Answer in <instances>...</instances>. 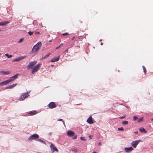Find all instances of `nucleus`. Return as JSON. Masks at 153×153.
<instances>
[{"label":"nucleus","mask_w":153,"mask_h":153,"mask_svg":"<svg viewBox=\"0 0 153 153\" xmlns=\"http://www.w3.org/2000/svg\"><path fill=\"white\" fill-rule=\"evenodd\" d=\"M42 45L41 42H38L34 45L31 50L32 53L36 54L37 52L40 49Z\"/></svg>","instance_id":"1"},{"label":"nucleus","mask_w":153,"mask_h":153,"mask_svg":"<svg viewBox=\"0 0 153 153\" xmlns=\"http://www.w3.org/2000/svg\"><path fill=\"white\" fill-rule=\"evenodd\" d=\"M41 64L39 63L34 67L32 68L31 73L32 74H34L35 72H36L40 68L41 65Z\"/></svg>","instance_id":"2"},{"label":"nucleus","mask_w":153,"mask_h":153,"mask_svg":"<svg viewBox=\"0 0 153 153\" xmlns=\"http://www.w3.org/2000/svg\"><path fill=\"white\" fill-rule=\"evenodd\" d=\"M39 137V136L38 134H34L29 137L28 140L29 141H31L33 140L38 139Z\"/></svg>","instance_id":"3"},{"label":"nucleus","mask_w":153,"mask_h":153,"mask_svg":"<svg viewBox=\"0 0 153 153\" xmlns=\"http://www.w3.org/2000/svg\"><path fill=\"white\" fill-rule=\"evenodd\" d=\"M37 61H33L30 62L29 63V64L27 66V68L28 69H32L33 67L36 64Z\"/></svg>","instance_id":"4"},{"label":"nucleus","mask_w":153,"mask_h":153,"mask_svg":"<svg viewBox=\"0 0 153 153\" xmlns=\"http://www.w3.org/2000/svg\"><path fill=\"white\" fill-rule=\"evenodd\" d=\"M29 95L27 93H24V94L22 95L19 98V100L20 101H22L28 97Z\"/></svg>","instance_id":"5"},{"label":"nucleus","mask_w":153,"mask_h":153,"mask_svg":"<svg viewBox=\"0 0 153 153\" xmlns=\"http://www.w3.org/2000/svg\"><path fill=\"white\" fill-rule=\"evenodd\" d=\"M50 147L52 152H54L55 151H56L57 152H59L58 150L56 147H55L54 145L53 144L51 143Z\"/></svg>","instance_id":"6"},{"label":"nucleus","mask_w":153,"mask_h":153,"mask_svg":"<svg viewBox=\"0 0 153 153\" xmlns=\"http://www.w3.org/2000/svg\"><path fill=\"white\" fill-rule=\"evenodd\" d=\"M140 141V140L134 141H132L131 143V146L134 148H135L137 146L139 143V142Z\"/></svg>","instance_id":"7"},{"label":"nucleus","mask_w":153,"mask_h":153,"mask_svg":"<svg viewBox=\"0 0 153 153\" xmlns=\"http://www.w3.org/2000/svg\"><path fill=\"white\" fill-rule=\"evenodd\" d=\"M48 107L52 109L56 107V105L54 102H51L48 104Z\"/></svg>","instance_id":"8"},{"label":"nucleus","mask_w":153,"mask_h":153,"mask_svg":"<svg viewBox=\"0 0 153 153\" xmlns=\"http://www.w3.org/2000/svg\"><path fill=\"white\" fill-rule=\"evenodd\" d=\"M67 134L68 136L69 137H71L73 136H75L74 132L72 131H68L67 132Z\"/></svg>","instance_id":"9"},{"label":"nucleus","mask_w":153,"mask_h":153,"mask_svg":"<svg viewBox=\"0 0 153 153\" xmlns=\"http://www.w3.org/2000/svg\"><path fill=\"white\" fill-rule=\"evenodd\" d=\"M26 57V56H21V57H20L19 58H16V59L13 60L12 61V62H16H16L19 61L20 60L25 58Z\"/></svg>","instance_id":"10"},{"label":"nucleus","mask_w":153,"mask_h":153,"mask_svg":"<svg viewBox=\"0 0 153 153\" xmlns=\"http://www.w3.org/2000/svg\"><path fill=\"white\" fill-rule=\"evenodd\" d=\"M0 73L4 74L7 75L10 74V72L9 71H0Z\"/></svg>","instance_id":"11"},{"label":"nucleus","mask_w":153,"mask_h":153,"mask_svg":"<svg viewBox=\"0 0 153 153\" xmlns=\"http://www.w3.org/2000/svg\"><path fill=\"white\" fill-rule=\"evenodd\" d=\"M133 150V148L131 147L125 148V151L127 152H131Z\"/></svg>","instance_id":"12"},{"label":"nucleus","mask_w":153,"mask_h":153,"mask_svg":"<svg viewBox=\"0 0 153 153\" xmlns=\"http://www.w3.org/2000/svg\"><path fill=\"white\" fill-rule=\"evenodd\" d=\"M87 122L89 124H92L94 123L92 117H90L87 120Z\"/></svg>","instance_id":"13"},{"label":"nucleus","mask_w":153,"mask_h":153,"mask_svg":"<svg viewBox=\"0 0 153 153\" xmlns=\"http://www.w3.org/2000/svg\"><path fill=\"white\" fill-rule=\"evenodd\" d=\"M9 83L7 80L4 81L0 83V87L4 85H7Z\"/></svg>","instance_id":"14"},{"label":"nucleus","mask_w":153,"mask_h":153,"mask_svg":"<svg viewBox=\"0 0 153 153\" xmlns=\"http://www.w3.org/2000/svg\"><path fill=\"white\" fill-rule=\"evenodd\" d=\"M17 85L16 83L13 84L11 85H10L8 86H7L5 88V89H12L14 87Z\"/></svg>","instance_id":"15"},{"label":"nucleus","mask_w":153,"mask_h":153,"mask_svg":"<svg viewBox=\"0 0 153 153\" xmlns=\"http://www.w3.org/2000/svg\"><path fill=\"white\" fill-rule=\"evenodd\" d=\"M59 57H53V58L51 60V62H57L58 61H59Z\"/></svg>","instance_id":"16"},{"label":"nucleus","mask_w":153,"mask_h":153,"mask_svg":"<svg viewBox=\"0 0 153 153\" xmlns=\"http://www.w3.org/2000/svg\"><path fill=\"white\" fill-rule=\"evenodd\" d=\"M9 22L7 21H4L0 22V26L5 25L9 23Z\"/></svg>","instance_id":"17"},{"label":"nucleus","mask_w":153,"mask_h":153,"mask_svg":"<svg viewBox=\"0 0 153 153\" xmlns=\"http://www.w3.org/2000/svg\"><path fill=\"white\" fill-rule=\"evenodd\" d=\"M139 130L141 132H144L145 133H147L146 131L143 127H141L140 128Z\"/></svg>","instance_id":"18"},{"label":"nucleus","mask_w":153,"mask_h":153,"mask_svg":"<svg viewBox=\"0 0 153 153\" xmlns=\"http://www.w3.org/2000/svg\"><path fill=\"white\" fill-rule=\"evenodd\" d=\"M37 113L36 111L35 110L29 112V114L31 115H34L36 114Z\"/></svg>","instance_id":"19"},{"label":"nucleus","mask_w":153,"mask_h":153,"mask_svg":"<svg viewBox=\"0 0 153 153\" xmlns=\"http://www.w3.org/2000/svg\"><path fill=\"white\" fill-rule=\"evenodd\" d=\"M50 54H51V53H48L45 56H42V58H41V59L42 60V59H44L47 58V57H48L50 55Z\"/></svg>","instance_id":"20"},{"label":"nucleus","mask_w":153,"mask_h":153,"mask_svg":"<svg viewBox=\"0 0 153 153\" xmlns=\"http://www.w3.org/2000/svg\"><path fill=\"white\" fill-rule=\"evenodd\" d=\"M13 77V76H12V77H11L9 79L7 80L9 83H10V82L12 81H13L14 80H15L14 78Z\"/></svg>","instance_id":"21"},{"label":"nucleus","mask_w":153,"mask_h":153,"mask_svg":"<svg viewBox=\"0 0 153 153\" xmlns=\"http://www.w3.org/2000/svg\"><path fill=\"white\" fill-rule=\"evenodd\" d=\"M143 117H141V118L139 119L138 120V123L142 121H143Z\"/></svg>","instance_id":"22"},{"label":"nucleus","mask_w":153,"mask_h":153,"mask_svg":"<svg viewBox=\"0 0 153 153\" xmlns=\"http://www.w3.org/2000/svg\"><path fill=\"white\" fill-rule=\"evenodd\" d=\"M5 55L8 58H10L12 57V55H9L8 54L6 53L5 54Z\"/></svg>","instance_id":"23"},{"label":"nucleus","mask_w":153,"mask_h":153,"mask_svg":"<svg viewBox=\"0 0 153 153\" xmlns=\"http://www.w3.org/2000/svg\"><path fill=\"white\" fill-rule=\"evenodd\" d=\"M142 68H143V70L144 72V73L145 74L146 73V69L145 67L144 66H143Z\"/></svg>","instance_id":"24"},{"label":"nucleus","mask_w":153,"mask_h":153,"mask_svg":"<svg viewBox=\"0 0 153 153\" xmlns=\"http://www.w3.org/2000/svg\"><path fill=\"white\" fill-rule=\"evenodd\" d=\"M37 140L40 142H41L43 143H44V144H45V143L44 141H43L41 139H38Z\"/></svg>","instance_id":"25"},{"label":"nucleus","mask_w":153,"mask_h":153,"mask_svg":"<svg viewBox=\"0 0 153 153\" xmlns=\"http://www.w3.org/2000/svg\"><path fill=\"white\" fill-rule=\"evenodd\" d=\"M92 14L93 15H95L97 13V12L96 11L93 10L91 12Z\"/></svg>","instance_id":"26"},{"label":"nucleus","mask_w":153,"mask_h":153,"mask_svg":"<svg viewBox=\"0 0 153 153\" xmlns=\"http://www.w3.org/2000/svg\"><path fill=\"white\" fill-rule=\"evenodd\" d=\"M19 75V74H16L14 76H13V78H14V79H15L18 77V76Z\"/></svg>","instance_id":"27"},{"label":"nucleus","mask_w":153,"mask_h":153,"mask_svg":"<svg viewBox=\"0 0 153 153\" xmlns=\"http://www.w3.org/2000/svg\"><path fill=\"white\" fill-rule=\"evenodd\" d=\"M123 124H128V122L127 121H124L122 122Z\"/></svg>","instance_id":"28"},{"label":"nucleus","mask_w":153,"mask_h":153,"mask_svg":"<svg viewBox=\"0 0 153 153\" xmlns=\"http://www.w3.org/2000/svg\"><path fill=\"white\" fill-rule=\"evenodd\" d=\"M24 40V39L23 38H22L20 39L19 41L18 42V43L22 42Z\"/></svg>","instance_id":"29"},{"label":"nucleus","mask_w":153,"mask_h":153,"mask_svg":"<svg viewBox=\"0 0 153 153\" xmlns=\"http://www.w3.org/2000/svg\"><path fill=\"white\" fill-rule=\"evenodd\" d=\"M33 32L29 31L28 32V34L30 35L31 36L33 34Z\"/></svg>","instance_id":"30"},{"label":"nucleus","mask_w":153,"mask_h":153,"mask_svg":"<svg viewBox=\"0 0 153 153\" xmlns=\"http://www.w3.org/2000/svg\"><path fill=\"white\" fill-rule=\"evenodd\" d=\"M138 119V118L136 116H134L133 117V120H135Z\"/></svg>","instance_id":"31"},{"label":"nucleus","mask_w":153,"mask_h":153,"mask_svg":"<svg viewBox=\"0 0 153 153\" xmlns=\"http://www.w3.org/2000/svg\"><path fill=\"white\" fill-rule=\"evenodd\" d=\"M118 129L119 131H123L124 130V129L123 127L118 128Z\"/></svg>","instance_id":"32"},{"label":"nucleus","mask_w":153,"mask_h":153,"mask_svg":"<svg viewBox=\"0 0 153 153\" xmlns=\"http://www.w3.org/2000/svg\"><path fill=\"white\" fill-rule=\"evenodd\" d=\"M62 34L63 36H65L68 35V34H69V33H62Z\"/></svg>","instance_id":"33"},{"label":"nucleus","mask_w":153,"mask_h":153,"mask_svg":"<svg viewBox=\"0 0 153 153\" xmlns=\"http://www.w3.org/2000/svg\"><path fill=\"white\" fill-rule=\"evenodd\" d=\"M80 139L81 140H83V141H85V138L84 137H80Z\"/></svg>","instance_id":"34"},{"label":"nucleus","mask_w":153,"mask_h":153,"mask_svg":"<svg viewBox=\"0 0 153 153\" xmlns=\"http://www.w3.org/2000/svg\"><path fill=\"white\" fill-rule=\"evenodd\" d=\"M63 45V44L62 43H61L58 47H57L56 48V49H58V48H60V47L62 45Z\"/></svg>","instance_id":"35"},{"label":"nucleus","mask_w":153,"mask_h":153,"mask_svg":"<svg viewBox=\"0 0 153 153\" xmlns=\"http://www.w3.org/2000/svg\"><path fill=\"white\" fill-rule=\"evenodd\" d=\"M36 22L37 21L36 20H34L33 21V23L34 25H35L37 23Z\"/></svg>","instance_id":"36"},{"label":"nucleus","mask_w":153,"mask_h":153,"mask_svg":"<svg viewBox=\"0 0 153 153\" xmlns=\"http://www.w3.org/2000/svg\"><path fill=\"white\" fill-rule=\"evenodd\" d=\"M72 151H74V152H77L78 151L77 149H72Z\"/></svg>","instance_id":"37"},{"label":"nucleus","mask_w":153,"mask_h":153,"mask_svg":"<svg viewBox=\"0 0 153 153\" xmlns=\"http://www.w3.org/2000/svg\"><path fill=\"white\" fill-rule=\"evenodd\" d=\"M125 117H126V116H124L119 117V118L120 119H123V118H124Z\"/></svg>","instance_id":"38"},{"label":"nucleus","mask_w":153,"mask_h":153,"mask_svg":"<svg viewBox=\"0 0 153 153\" xmlns=\"http://www.w3.org/2000/svg\"><path fill=\"white\" fill-rule=\"evenodd\" d=\"M34 32H35V34H39L40 33L39 32L35 31Z\"/></svg>","instance_id":"39"},{"label":"nucleus","mask_w":153,"mask_h":153,"mask_svg":"<svg viewBox=\"0 0 153 153\" xmlns=\"http://www.w3.org/2000/svg\"><path fill=\"white\" fill-rule=\"evenodd\" d=\"M76 137H77V136L75 135V136H74V138H73V139H75L76 138Z\"/></svg>","instance_id":"40"},{"label":"nucleus","mask_w":153,"mask_h":153,"mask_svg":"<svg viewBox=\"0 0 153 153\" xmlns=\"http://www.w3.org/2000/svg\"><path fill=\"white\" fill-rule=\"evenodd\" d=\"M58 120L59 121H62V119H59Z\"/></svg>","instance_id":"41"},{"label":"nucleus","mask_w":153,"mask_h":153,"mask_svg":"<svg viewBox=\"0 0 153 153\" xmlns=\"http://www.w3.org/2000/svg\"><path fill=\"white\" fill-rule=\"evenodd\" d=\"M75 36H74V37H73L72 38V39H72V40H74V39H75Z\"/></svg>","instance_id":"42"},{"label":"nucleus","mask_w":153,"mask_h":153,"mask_svg":"<svg viewBox=\"0 0 153 153\" xmlns=\"http://www.w3.org/2000/svg\"><path fill=\"white\" fill-rule=\"evenodd\" d=\"M135 134H137L138 133L137 131H135L134 132Z\"/></svg>","instance_id":"43"},{"label":"nucleus","mask_w":153,"mask_h":153,"mask_svg":"<svg viewBox=\"0 0 153 153\" xmlns=\"http://www.w3.org/2000/svg\"><path fill=\"white\" fill-rule=\"evenodd\" d=\"M101 143H99V145H101Z\"/></svg>","instance_id":"44"},{"label":"nucleus","mask_w":153,"mask_h":153,"mask_svg":"<svg viewBox=\"0 0 153 153\" xmlns=\"http://www.w3.org/2000/svg\"><path fill=\"white\" fill-rule=\"evenodd\" d=\"M89 137L90 138H91V136L90 135V136H89Z\"/></svg>","instance_id":"45"},{"label":"nucleus","mask_w":153,"mask_h":153,"mask_svg":"<svg viewBox=\"0 0 153 153\" xmlns=\"http://www.w3.org/2000/svg\"><path fill=\"white\" fill-rule=\"evenodd\" d=\"M93 153H97L96 152H93Z\"/></svg>","instance_id":"46"},{"label":"nucleus","mask_w":153,"mask_h":153,"mask_svg":"<svg viewBox=\"0 0 153 153\" xmlns=\"http://www.w3.org/2000/svg\"><path fill=\"white\" fill-rule=\"evenodd\" d=\"M101 45H102L103 44H102V42L101 43Z\"/></svg>","instance_id":"47"},{"label":"nucleus","mask_w":153,"mask_h":153,"mask_svg":"<svg viewBox=\"0 0 153 153\" xmlns=\"http://www.w3.org/2000/svg\"><path fill=\"white\" fill-rule=\"evenodd\" d=\"M68 49L66 50V51H67V52H68Z\"/></svg>","instance_id":"48"},{"label":"nucleus","mask_w":153,"mask_h":153,"mask_svg":"<svg viewBox=\"0 0 153 153\" xmlns=\"http://www.w3.org/2000/svg\"><path fill=\"white\" fill-rule=\"evenodd\" d=\"M82 21H81V22H80V23H82Z\"/></svg>","instance_id":"49"},{"label":"nucleus","mask_w":153,"mask_h":153,"mask_svg":"<svg viewBox=\"0 0 153 153\" xmlns=\"http://www.w3.org/2000/svg\"><path fill=\"white\" fill-rule=\"evenodd\" d=\"M151 120H153V118Z\"/></svg>","instance_id":"50"},{"label":"nucleus","mask_w":153,"mask_h":153,"mask_svg":"<svg viewBox=\"0 0 153 153\" xmlns=\"http://www.w3.org/2000/svg\"><path fill=\"white\" fill-rule=\"evenodd\" d=\"M51 66H53V65H51Z\"/></svg>","instance_id":"51"},{"label":"nucleus","mask_w":153,"mask_h":153,"mask_svg":"<svg viewBox=\"0 0 153 153\" xmlns=\"http://www.w3.org/2000/svg\"><path fill=\"white\" fill-rule=\"evenodd\" d=\"M63 123L64 124H65L64 122H63Z\"/></svg>","instance_id":"52"},{"label":"nucleus","mask_w":153,"mask_h":153,"mask_svg":"<svg viewBox=\"0 0 153 153\" xmlns=\"http://www.w3.org/2000/svg\"><path fill=\"white\" fill-rule=\"evenodd\" d=\"M1 53L0 54V55H1Z\"/></svg>","instance_id":"53"},{"label":"nucleus","mask_w":153,"mask_h":153,"mask_svg":"<svg viewBox=\"0 0 153 153\" xmlns=\"http://www.w3.org/2000/svg\"><path fill=\"white\" fill-rule=\"evenodd\" d=\"M1 30H0V31Z\"/></svg>","instance_id":"54"}]
</instances>
